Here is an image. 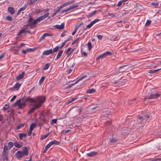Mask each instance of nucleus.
I'll return each instance as SVG.
<instances>
[{
  "label": "nucleus",
  "mask_w": 161,
  "mask_h": 161,
  "mask_svg": "<svg viewBox=\"0 0 161 161\" xmlns=\"http://www.w3.org/2000/svg\"><path fill=\"white\" fill-rule=\"evenodd\" d=\"M25 99L26 100V102H29L34 104H38V103H40L41 102H42L43 99L44 100V102L46 100L45 97L42 96L37 97L35 99H34L33 98L29 97L27 98L25 97Z\"/></svg>",
  "instance_id": "1"
},
{
  "label": "nucleus",
  "mask_w": 161,
  "mask_h": 161,
  "mask_svg": "<svg viewBox=\"0 0 161 161\" xmlns=\"http://www.w3.org/2000/svg\"><path fill=\"white\" fill-rule=\"evenodd\" d=\"M49 14V13H47L42 16L38 17L36 19L34 20L33 23L32 24H36L37 23L40 22L41 21L44 20L47 17H48Z\"/></svg>",
  "instance_id": "2"
},
{
  "label": "nucleus",
  "mask_w": 161,
  "mask_h": 161,
  "mask_svg": "<svg viewBox=\"0 0 161 161\" xmlns=\"http://www.w3.org/2000/svg\"><path fill=\"white\" fill-rule=\"evenodd\" d=\"M160 94H151L150 95H146L144 98V101L147 99H153L158 98L160 96Z\"/></svg>",
  "instance_id": "3"
},
{
  "label": "nucleus",
  "mask_w": 161,
  "mask_h": 161,
  "mask_svg": "<svg viewBox=\"0 0 161 161\" xmlns=\"http://www.w3.org/2000/svg\"><path fill=\"white\" fill-rule=\"evenodd\" d=\"M8 149L7 147V145H5L3 147L2 156L7 160L8 159Z\"/></svg>",
  "instance_id": "4"
},
{
  "label": "nucleus",
  "mask_w": 161,
  "mask_h": 161,
  "mask_svg": "<svg viewBox=\"0 0 161 161\" xmlns=\"http://www.w3.org/2000/svg\"><path fill=\"white\" fill-rule=\"evenodd\" d=\"M44 100L43 99V101L41 102L40 103H38V104H37L36 106H35L34 107L32 108L28 112V114H30L32 112H33L36 109L40 108L41 107L42 105V104L44 103Z\"/></svg>",
  "instance_id": "5"
},
{
  "label": "nucleus",
  "mask_w": 161,
  "mask_h": 161,
  "mask_svg": "<svg viewBox=\"0 0 161 161\" xmlns=\"http://www.w3.org/2000/svg\"><path fill=\"white\" fill-rule=\"evenodd\" d=\"M46 115L44 114H42L40 115V118L41 119H42V123L40 122L39 123V125L40 126L42 125L43 124L46 123L47 122V120H46V118L45 117Z\"/></svg>",
  "instance_id": "6"
},
{
  "label": "nucleus",
  "mask_w": 161,
  "mask_h": 161,
  "mask_svg": "<svg viewBox=\"0 0 161 161\" xmlns=\"http://www.w3.org/2000/svg\"><path fill=\"white\" fill-rule=\"evenodd\" d=\"M78 6V5L71 6L67 9L62 10L61 13H63L65 12H68L70 10H71L72 9H73L76 7H77Z\"/></svg>",
  "instance_id": "7"
},
{
  "label": "nucleus",
  "mask_w": 161,
  "mask_h": 161,
  "mask_svg": "<svg viewBox=\"0 0 161 161\" xmlns=\"http://www.w3.org/2000/svg\"><path fill=\"white\" fill-rule=\"evenodd\" d=\"M78 6V5L71 6L67 9L62 10L61 13H63L65 12H68L70 10H71L72 9H73L76 7H77Z\"/></svg>",
  "instance_id": "8"
},
{
  "label": "nucleus",
  "mask_w": 161,
  "mask_h": 161,
  "mask_svg": "<svg viewBox=\"0 0 161 161\" xmlns=\"http://www.w3.org/2000/svg\"><path fill=\"white\" fill-rule=\"evenodd\" d=\"M34 21L33 17L30 16L29 18L27 21V22H28V23L30 25L31 28H33L34 25L36 24H32L33 23Z\"/></svg>",
  "instance_id": "9"
},
{
  "label": "nucleus",
  "mask_w": 161,
  "mask_h": 161,
  "mask_svg": "<svg viewBox=\"0 0 161 161\" xmlns=\"http://www.w3.org/2000/svg\"><path fill=\"white\" fill-rule=\"evenodd\" d=\"M86 75H85L83 76L80 78L78 80L75 82V83L72 84H70V85H69L67 87V89H69L72 86L74 85L75 84H76L78 83L79 81L83 79H84V78H86Z\"/></svg>",
  "instance_id": "10"
},
{
  "label": "nucleus",
  "mask_w": 161,
  "mask_h": 161,
  "mask_svg": "<svg viewBox=\"0 0 161 161\" xmlns=\"http://www.w3.org/2000/svg\"><path fill=\"white\" fill-rule=\"evenodd\" d=\"M24 155L23 151H18L15 154V156L17 158H21Z\"/></svg>",
  "instance_id": "11"
},
{
  "label": "nucleus",
  "mask_w": 161,
  "mask_h": 161,
  "mask_svg": "<svg viewBox=\"0 0 161 161\" xmlns=\"http://www.w3.org/2000/svg\"><path fill=\"white\" fill-rule=\"evenodd\" d=\"M98 153L95 151H92L86 154V155L89 157H93L97 155Z\"/></svg>",
  "instance_id": "12"
},
{
  "label": "nucleus",
  "mask_w": 161,
  "mask_h": 161,
  "mask_svg": "<svg viewBox=\"0 0 161 161\" xmlns=\"http://www.w3.org/2000/svg\"><path fill=\"white\" fill-rule=\"evenodd\" d=\"M52 53V49L44 51L42 55H47Z\"/></svg>",
  "instance_id": "13"
},
{
  "label": "nucleus",
  "mask_w": 161,
  "mask_h": 161,
  "mask_svg": "<svg viewBox=\"0 0 161 161\" xmlns=\"http://www.w3.org/2000/svg\"><path fill=\"white\" fill-rule=\"evenodd\" d=\"M25 100V97H24L21 99L22 102L20 103V105L19 108L21 109L22 108L23 106H25V102L24 101Z\"/></svg>",
  "instance_id": "14"
},
{
  "label": "nucleus",
  "mask_w": 161,
  "mask_h": 161,
  "mask_svg": "<svg viewBox=\"0 0 161 161\" xmlns=\"http://www.w3.org/2000/svg\"><path fill=\"white\" fill-rule=\"evenodd\" d=\"M21 84H19L18 82H17L16 84L12 88V89L17 90L21 85Z\"/></svg>",
  "instance_id": "15"
},
{
  "label": "nucleus",
  "mask_w": 161,
  "mask_h": 161,
  "mask_svg": "<svg viewBox=\"0 0 161 161\" xmlns=\"http://www.w3.org/2000/svg\"><path fill=\"white\" fill-rule=\"evenodd\" d=\"M54 27H56L59 30H62L64 28V23H62L60 25H56Z\"/></svg>",
  "instance_id": "16"
},
{
  "label": "nucleus",
  "mask_w": 161,
  "mask_h": 161,
  "mask_svg": "<svg viewBox=\"0 0 161 161\" xmlns=\"http://www.w3.org/2000/svg\"><path fill=\"white\" fill-rule=\"evenodd\" d=\"M27 136V134L25 133H21L19 135V138L20 140L23 139V138H25Z\"/></svg>",
  "instance_id": "17"
},
{
  "label": "nucleus",
  "mask_w": 161,
  "mask_h": 161,
  "mask_svg": "<svg viewBox=\"0 0 161 161\" xmlns=\"http://www.w3.org/2000/svg\"><path fill=\"white\" fill-rule=\"evenodd\" d=\"M23 153L25 155H28L29 154L28 149L26 147H24L23 149Z\"/></svg>",
  "instance_id": "18"
},
{
  "label": "nucleus",
  "mask_w": 161,
  "mask_h": 161,
  "mask_svg": "<svg viewBox=\"0 0 161 161\" xmlns=\"http://www.w3.org/2000/svg\"><path fill=\"white\" fill-rule=\"evenodd\" d=\"M14 143L12 142H9L8 143V146H7V147L8 150H10L13 147Z\"/></svg>",
  "instance_id": "19"
},
{
  "label": "nucleus",
  "mask_w": 161,
  "mask_h": 161,
  "mask_svg": "<svg viewBox=\"0 0 161 161\" xmlns=\"http://www.w3.org/2000/svg\"><path fill=\"white\" fill-rule=\"evenodd\" d=\"M35 50L33 48H27L25 50H23L22 53L24 54H26L27 52H33Z\"/></svg>",
  "instance_id": "20"
},
{
  "label": "nucleus",
  "mask_w": 161,
  "mask_h": 161,
  "mask_svg": "<svg viewBox=\"0 0 161 161\" xmlns=\"http://www.w3.org/2000/svg\"><path fill=\"white\" fill-rule=\"evenodd\" d=\"M24 72H22L21 74H19L16 76V79L18 80L22 79L24 76Z\"/></svg>",
  "instance_id": "21"
},
{
  "label": "nucleus",
  "mask_w": 161,
  "mask_h": 161,
  "mask_svg": "<svg viewBox=\"0 0 161 161\" xmlns=\"http://www.w3.org/2000/svg\"><path fill=\"white\" fill-rule=\"evenodd\" d=\"M63 52V50H61L59 51L57 55L56 58L55 59V60H58L60 57Z\"/></svg>",
  "instance_id": "22"
},
{
  "label": "nucleus",
  "mask_w": 161,
  "mask_h": 161,
  "mask_svg": "<svg viewBox=\"0 0 161 161\" xmlns=\"http://www.w3.org/2000/svg\"><path fill=\"white\" fill-rule=\"evenodd\" d=\"M8 11L11 14H14L15 13V11L13 8L12 7H9L8 8Z\"/></svg>",
  "instance_id": "23"
},
{
  "label": "nucleus",
  "mask_w": 161,
  "mask_h": 161,
  "mask_svg": "<svg viewBox=\"0 0 161 161\" xmlns=\"http://www.w3.org/2000/svg\"><path fill=\"white\" fill-rule=\"evenodd\" d=\"M49 143L51 146L53 145H58L59 144V142L56 140L52 141Z\"/></svg>",
  "instance_id": "24"
},
{
  "label": "nucleus",
  "mask_w": 161,
  "mask_h": 161,
  "mask_svg": "<svg viewBox=\"0 0 161 161\" xmlns=\"http://www.w3.org/2000/svg\"><path fill=\"white\" fill-rule=\"evenodd\" d=\"M14 145L15 147L18 148L21 147L22 146V145L21 144H19L17 142H14Z\"/></svg>",
  "instance_id": "25"
},
{
  "label": "nucleus",
  "mask_w": 161,
  "mask_h": 161,
  "mask_svg": "<svg viewBox=\"0 0 161 161\" xmlns=\"http://www.w3.org/2000/svg\"><path fill=\"white\" fill-rule=\"evenodd\" d=\"M77 99V98L76 97V98H72L70 100H68V102H67L66 103V104L67 105H68V104H69V103H72L73 101H74L75 100Z\"/></svg>",
  "instance_id": "26"
},
{
  "label": "nucleus",
  "mask_w": 161,
  "mask_h": 161,
  "mask_svg": "<svg viewBox=\"0 0 161 161\" xmlns=\"http://www.w3.org/2000/svg\"><path fill=\"white\" fill-rule=\"evenodd\" d=\"M161 69V68H160V69H155V70L152 69V70H149L148 73L150 74H153V73H154L156 72L157 71H158L159 70Z\"/></svg>",
  "instance_id": "27"
},
{
  "label": "nucleus",
  "mask_w": 161,
  "mask_h": 161,
  "mask_svg": "<svg viewBox=\"0 0 161 161\" xmlns=\"http://www.w3.org/2000/svg\"><path fill=\"white\" fill-rule=\"evenodd\" d=\"M36 126V124L35 123H32L30 127V129L31 130H33L35 128Z\"/></svg>",
  "instance_id": "28"
},
{
  "label": "nucleus",
  "mask_w": 161,
  "mask_h": 161,
  "mask_svg": "<svg viewBox=\"0 0 161 161\" xmlns=\"http://www.w3.org/2000/svg\"><path fill=\"white\" fill-rule=\"evenodd\" d=\"M96 92V90L93 88H92L91 89H89L87 91V93H94Z\"/></svg>",
  "instance_id": "29"
},
{
  "label": "nucleus",
  "mask_w": 161,
  "mask_h": 161,
  "mask_svg": "<svg viewBox=\"0 0 161 161\" xmlns=\"http://www.w3.org/2000/svg\"><path fill=\"white\" fill-rule=\"evenodd\" d=\"M50 133V132H48L46 135L42 136L41 138V139L43 140L45 139L49 136Z\"/></svg>",
  "instance_id": "30"
},
{
  "label": "nucleus",
  "mask_w": 161,
  "mask_h": 161,
  "mask_svg": "<svg viewBox=\"0 0 161 161\" xmlns=\"http://www.w3.org/2000/svg\"><path fill=\"white\" fill-rule=\"evenodd\" d=\"M96 12H97L96 10L94 11L92 13H91L90 14H89L87 15V17H91L92 16H93V15H94L95 14Z\"/></svg>",
  "instance_id": "31"
},
{
  "label": "nucleus",
  "mask_w": 161,
  "mask_h": 161,
  "mask_svg": "<svg viewBox=\"0 0 161 161\" xmlns=\"http://www.w3.org/2000/svg\"><path fill=\"white\" fill-rule=\"evenodd\" d=\"M49 67V64L48 63L46 64H45V66L42 68V69L43 70H46V69H48V68Z\"/></svg>",
  "instance_id": "32"
},
{
  "label": "nucleus",
  "mask_w": 161,
  "mask_h": 161,
  "mask_svg": "<svg viewBox=\"0 0 161 161\" xmlns=\"http://www.w3.org/2000/svg\"><path fill=\"white\" fill-rule=\"evenodd\" d=\"M59 48V46H57L53 48V50H52V53L56 52L58 50V49Z\"/></svg>",
  "instance_id": "33"
},
{
  "label": "nucleus",
  "mask_w": 161,
  "mask_h": 161,
  "mask_svg": "<svg viewBox=\"0 0 161 161\" xmlns=\"http://www.w3.org/2000/svg\"><path fill=\"white\" fill-rule=\"evenodd\" d=\"M21 99H19V100L17 101L15 103L14 105H18L19 108V105H20V103H21Z\"/></svg>",
  "instance_id": "34"
},
{
  "label": "nucleus",
  "mask_w": 161,
  "mask_h": 161,
  "mask_svg": "<svg viewBox=\"0 0 161 161\" xmlns=\"http://www.w3.org/2000/svg\"><path fill=\"white\" fill-rule=\"evenodd\" d=\"M45 78V76H43L41 78L39 81V83L40 85L42 84V83L44 81Z\"/></svg>",
  "instance_id": "35"
},
{
  "label": "nucleus",
  "mask_w": 161,
  "mask_h": 161,
  "mask_svg": "<svg viewBox=\"0 0 161 161\" xmlns=\"http://www.w3.org/2000/svg\"><path fill=\"white\" fill-rule=\"evenodd\" d=\"M87 46L89 51L91 49L92 47V45L91 42H88L87 43Z\"/></svg>",
  "instance_id": "36"
},
{
  "label": "nucleus",
  "mask_w": 161,
  "mask_h": 161,
  "mask_svg": "<svg viewBox=\"0 0 161 161\" xmlns=\"http://www.w3.org/2000/svg\"><path fill=\"white\" fill-rule=\"evenodd\" d=\"M105 56L107 55H112V53L109 51H108L104 53Z\"/></svg>",
  "instance_id": "37"
},
{
  "label": "nucleus",
  "mask_w": 161,
  "mask_h": 161,
  "mask_svg": "<svg viewBox=\"0 0 161 161\" xmlns=\"http://www.w3.org/2000/svg\"><path fill=\"white\" fill-rule=\"evenodd\" d=\"M151 23V21L150 20H147L145 24L146 26H148L150 25Z\"/></svg>",
  "instance_id": "38"
},
{
  "label": "nucleus",
  "mask_w": 161,
  "mask_h": 161,
  "mask_svg": "<svg viewBox=\"0 0 161 161\" xmlns=\"http://www.w3.org/2000/svg\"><path fill=\"white\" fill-rule=\"evenodd\" d=\"M6 19L9 21H11L12 20V18L9 16H7L6 17Z\"/></svg>",
  "instance_id": "39"
},
{
  "label": "nucleus",
  "mask_w": 161,
  "mask_h": 161,
  "mask_svg": "<svg viewBox=\"0 0 161 161\" xmlns=\"http://www.w3.org/2000/svg\"><path fill=\"white\" fill-rule=\"evenodd\" d=\"M25 124H20L19 125H18V126L17 127V129H19L21 128L22 127L24 126Z\"/></svg>",
  "instance_id": "40"
},
{
  "label": "nucleus",
  "mask_w": 161,
  "mask_h": 161,
  "mask_svg": "<svg viewBox=\"0 0 161 161\" xmlns=\"http://www.w3.org/2000/svg\"><path fill=\"white\" fill-rule=\"evenodd\" d=\"M105 56L104 54V53L99 55L97 58V60L100 59V58H103V57Z\"/></svg>",
  "instance_id": "41"
},
{
  "label": "nucleus",
  "mask_w": 161,
  "mask_h": 161,
  "mask_svg": "<svg viewBox=\"0 0 161 161\" xmlns=\"http://www.w3.org/2000/svg\"><path fill=\"white\" fill-rule=\"evenodd\" d=\"M159 3L158 2H153L151 3V5L154 6H157L158 5Z\"/></svg>",
  "instance_id": "42"
},
{
  "label": "nucleus",
  "mask_w": 161,
  "mask_h": 161,
  "mask_svg": "<svg viewBox=\"0 0 161 161\" xmlns=\"http://www.w3.org/2000/svg\"><path fill=\"white\" fill-rule=\"evenodd\" d=\"M45 35L44 34H43V35L41 36V38L40 39L39 42H40L43 40V39H44V38L45 37Z\"/></svg>",
  "instance_id": "43"
},
{
  "label": "nucleus",
  "mask_w": 161,
  "mask_h": 161,
  "mask_svg": "<svg viewBox=\"0 0 161 161\" xmlns=\"http://www.w3.org/2000/svg\"><path fill=\"white\" fill-rule=\"evenodd\" d=\"M123 3V0H121V1H119L118 3V4L117 5V6L118 7H119L120 6H121V4H122V3Z\"/></svg>",
  "instance_id": "44"
},
{
  "label": "nucleus",
  "mask_w": 161,
  "mask_h": 161,
  "mask_svg": "<svg viewBox=\"0 0 161 161\" xmlns=\"http://www.w3.org/2000/svg\"><path fill=\"white\" fill-rule=\"evenodd\" d=\"M66 43V41H64L62 44V45L60 46H59V48H62L65 45V43Z\"/></svg>",
  "instance_id": "45"
},
{
  "label": "nucleus",
  "mask_w": 161,
  "mask_h": 161,
  "mask_svg": "<svg viewBox=\"0 0 161 161\" xmlns=\"http://www.w3.org/2000/svg\"><path fill=\"white\" fill-rule=\"evenodd\" d=\"M57 121V119H54L52 120L51 124H53L54 123H56Z\"/></svg>",
  "instance_id": "46"
},
{
  "label": "nucleus",
  "mask_w": 161,
  "mask_h": 161,
  "mask_svg": "<svg viewBox=\"0 0 161 161\" xmlns=\"http://www.w3.org/2000/svg\"><path fill=\"white\" fill-rule=\"evenodd\" d=\"M37 1V0H31L30 2V3L31 5H33Z\"/></svg>",
  "instance_id": "47"
},
{
  "label": "nucleus",
  "mask_w": 161,
  "mask_h": 161,
  "mask_svg": "<svg viewBox=\"0 0 161 161\" xmlns=\"http://www.w3.org/2000/svg\"><path fill=\"white\" fill-rule=\"evenodd\" d=\"M93 24L92 23V22H91L90 24H89L88 25L86 26V27L88 28H91L93 25Z\"/></svg>",
  "instance_id": "48"
},
{
  "label": "nucleus",
  "mask_w": 161,
  "mask_h": 161,
  "mask_svg": "<svg viewBox=\"0 0 161 161\" xmlns=\"http://www.w3.org/2000/svg\"><path fill=\"white\" fill-rule=\"evenodd\" d=\"M99 21V19H95L93 20V21H92V23L93 24V25H94L95 23H96V22H98Z\"/></svg>",
  "instance_id": "49"
},
{
  "label": "nucleus",
  "mask_w": 161,
  "mask_h": 161,
  "mask_svg": "<svg viewBox=\"0 0 161 161\" xmlns=\"http://www.w3.org/2000/svg\"><path fill=\"white\" fill-rule=\"evenodd\" d=\"M25 30H26L25 29H23L21 30L19 32V35L22 34L23 32H26V31Z\"/></svg>",
  "instance_id": "50"
},
{
  "label": "nucleus",
  "mask_w": 161,
  "mask_h": 161,
  "mask_svg": "<svg viewBox=\"0 0 161 161\" xmlns=\"http://www.w3.org/2000/svg\"><path fill=\"white\" fill-rule=\"evenodd\" d=\"M3 118L4 117L3 114H0V122L3 120Z\"/></svg>",
  "instance_id": "51"
},
{
  "label": "nucleus",
  "mask_w": 161,
  "mask_h": 161,
  "mask_svg": "<svg viewBox=\"0 0 161 161\" xmlns=\"http://www.w3.org/2000/svg\"><path fill=\"white\" fill-rule=\"evenodd\" d=\"M117 141V139H115L114 138H112L111 140H110V142H113L114 143L116 142Z\"/></svg>",
  "instance_id": "52"
},
{
  "label": "nucleus",
  "mask_w": 161,
  "mask_h": 161,
  "mask_svg": "<svg viewBox=\"0 0 161 161\" xmlns=\"http://www.w3.org/2000/svg\"><path fill=\"white\" fill-rule=\"evenodd\" d=\"M51 146V145H50V144L49 143L45 146V148L46 149H48Z\"/></svg>",
  "instance_id": "53"
},
{
  "label": "nucleus",
  "mask_w": 161,
  "mask_h": 161,
  "mask_svg": "<svg viewBox=\"0 0 161 161\" xmlns=\"http://www.w3.org/2000/svg\"><path fill=\"white\" fill-rule=\"evenodd\" d=\"M16 97H17L16 95H14L13 97L10 100V101L11 102H13L14 100H15L16 98Z\"/></svg>",
  "instance_id": "54"
},
{
  "label": "nucleus",
  "mask_w": 161,
  "mask_h": 161,
  "mask_svg": "<svg viewBox=\"0 0 161 161\" xmlns=\"http://www.w3.org/2000/svg\"><path fill=\"white\" fill-rule=\"evenodd\" d=\"M97 37L99 40H101L102 39L103 36L101 35H98Z\"/></svg>",
  "instance_id": "55"
},
{
  "label": "nucleus",
  "mask_w": 161,
  "mask_h": 161,
  "mask_svg": "<svg viewBox=\"0 0 161 161\" xmlns=\"http://www.w3.org/2000/svg\"><path fill=\"white\" fill-rule=\"evenodd\" d=\"M62 8V6H61L56 11V12L58 13V12L61 9V8Z\"/></svg>",
  "instance_id": "56"
},
{
  "label": "nucleus",
  "mask_w": 161,
  "mask_h": 161,
  "mask_svg": "<svg viewBox=\"0 0 161 161\" xmlns=\"http://www.w3.org/2000/svg\"><path fill=\"white\" fill-rule=\"evenodd\" d=\"M26 6H25L24 7L21 8H20L19 9L21 11H23V10H25L26 9Z\"/></svg>",
  "instance_id": "57"
},
{
  "label": "nucleus",
  "mask_w": 161,
  "mask_h": 161,
  "mask_svg": "<svg viewBox=\"0 0 161 161\" xmlns=\"http://www.w3.org/2000/svg\"><path fill=\"white\" fill-rule=\"evenodd\" d=\"M108 15L112 17H114L115 16V15L113 13H109L108 14Z\"/></svg>",
  "instance_id": "58"
},
{
  "label": "nucleus",
  "mask_w": 161,
  "mask_h": 161,
  "mask_svg": "<svg viewBox=\"0 0 161 161\" xmlns=\"http://www.w3.org/2000/svg\"><path fill=\"white\" fill-rule=\"evenodd\" d=\"M25 44L23 43H22L19 46L17 47L18 48H21Z\"/></svg>",
  "instance_id": "59"
},
{
  "label": "nucleus",
  "mask_w": 161,
  "mask_h": 161,
  "mask_svg": "<svg viewBox=\"0 0 161 161\" xmlns=\"http://www.w3.org/2000/svg\"><path fill=\"white\" fill-rule=\"evenodd\" d=\"M5 54H2L0 56V59L3 58L5 56Z\"/></svg>",
  "instance_id": "60"
},
{
  "label": "nucleus",
  "mask_w": 161,
  "mask_h": 161,
  "mask_svg": "<svg viewBox=\"0 0 161 161\" xmlns=\"http://www.w3.org/2000/svg\"><path fill=\"white\" fill-rule=\"evenodd\" d=\"M71 47L69 48L66 50V53H68L71 50Z\"/></svg>",
  "instance_id": "61"
},
{
  "label": "nucleus",
  "mask_w": 161,
  "mask_h": 161,
  "mask_svg": "<svg viewBox=\"0 0 161 161\" xmlns=\"http://www.w3.org/2000/svg\"><path fill=\"white\" fill-rule=\"evenodd\" d=\"M32 130H30V129H29V131L28 133V135L29 136H30L31 135V133H32Z\"/></svg>",
  "instance_id": "62"
},
{
  "label": "nucleus",
  "mask_w": 161,
  "mask_h": 161,
  "mask_svg": "<svg viewBox=\"0 0 161 161\" xmlns=\"http://www.w3.org/2000/svg\"><path fill=\"white\" fill-rule=\"evenodd\" d=\"M82 54L83 55V56L85 57H86L87 56V53H86L85 52H83V53H82Z\"/></svg>",
  "instance_id": "63"
},
{
  "label": "nucleus",
  "mask_w": 161,
  "mask_h": 161,
  "mask_svg": "<svg viewBox=\"0 0 161 161\" xmlns=\"http://www.w3.org/2000/svg\"><path fill=\"white\" fill-rule=\"evenodd\" d=\"M72 71V69H69L67 71V73L68 74H70V73H71Z\"/></svg>",
  "instance_id": "64"
}]
</instances>
